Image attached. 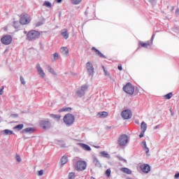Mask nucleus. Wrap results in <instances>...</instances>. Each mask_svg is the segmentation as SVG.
Segmentation results:
<instances>
[{"label": "nucleus", "mask_w": 179, "mask_h": 179, "mask_svg": "<svg viewBox=\"0 0 179 179\" xmlns=\"http://www.w3.org/2000/svg\"><path fill=\"white\" fill-rule=\"evenodd\" d=\"M73 167L76 171H85L87 169V163L85 161L78 160L73 163Z\"/></svg>", "instance_id": "nucleus-1"}, {"label": "nucleus", "mask_w": 179, "mask_h": 179, "mask_svg": "<svg viewBox=\"0 0 179 179\" xmlns=\"http://www.w3.org/2000/svg\"><path fill=\"white\" fill-rule=\"evenodd\" d=\"M123 91L124 93H127V94L132 96L134 92H135V87H134L131 83H128L123 87Z\"/></svg>", "instance_id": "nucleus-2"}, {"label": "nucleus", "mask_w": 179, "mask_h": 179, "mask_svg": "<svg viewBox=\"0 0 179 179\" xmlns=\"http://www.w3.org/2000/svg\"><path fill=\"white\" fill-rule=\"evenodd\" d=\"M63 121L66 125L70 127V125H72L75 122V116L72 114H66L64 115Z\"/></svg>", "instance_id": "nucleus-3"}, {"label": "nucleus", "mask_w": 179, "mask_h": 179, "mask_svg": "<svg viewBox=\"0 0 179 179\" xmlns=\"http://www.w3.org/2000/svg\"><path fill=\"white\" fill-rule=\"evenodd\" d=\"M30 20H31L30 15L27 13L21 14L20 19V23L21 24H29V23H30Z\"/></svg>", "instance_id": "nucleus-4"}, {"label": "nucleus", "mask_w": 179, "mask_h": 179, "mask_svg": "<svg viewBox=\"0 0 179 179\" xmlns=\"http://www.w3.org/2000/svg\"><path fill=\"white\" fill-rule=\"evenodd\" d=\"M27 36V39L29 41H31L32 40H36V38H38V37H40V32L38 31H31L28 32Z\"/></svg>", "instance_id": "nucleus-5"}, {"label": "nucleus", "mask_w": 179, "mask_h": 179, "mask_svg": "<svg viewBox=\"0 0 179 179\" xmlns=\"http://www.w3.org/2000/svg\"><path fill=\"white\" fill-rule=\"evenodd\" d=\"M117 142L120 146H125V145L128 143V136L125 134L121 135L119 137Z\"/></svg>", "instance_id": "nucleus-6"}, {"label": "nucleus", "mask_w": 179, "mask_h": 179, "mask_svg": "<svg viewBox=\"0 0 179 179\" xmlns=\"http://www.w3.org/2000/svg\"><path fill=\"white\" fill-rule=\"evenodd\" d=\"M12 36L10 35H5L1 38V42L4 45H9L12 43Z\"/></svg>", "instance_id": "nucleus-7"}, {"label": "nucleus", "mask_w": 179, "mask_h": 179, "mask_svg": "<svg viewBox=\"0 0 179 179\" xmlns=\"http://www.w3.org/2000/svg\"><path fill=\"white\" fill-rule=\"evenodd\" d=\"M122 117L124 120H129L132 118V112L130 110H125L122 112Z\"/></svg>", "instance_id": "nucleus-8"}, {"label": "nucleus", "mask_w": 179, "mask_h": 179, "mask_svg": "<svg viewBox=\"0 0 179 179\" xmlns=\"http://www.w3.org/2000/svg\"><path fill=\"white\" fill-rule=\"evenodd\" d=\"M41 127L43 129H48V128H51V123L48 120H42L41 122Z\"/></svg>", "instance_id": "nucleus-9"}, {"label": "nucleus", "mask_w": 179, "mask_h": 179, "mask_svg": "<svg viewBox=\"0 0 179 179\" xmlns=\"http://www.w3.org/2000/svg\"><path fill=\"white\" fill-rule=\"evenodd\" d=\"M86 65L88 73L93 75V73H94V68L93 67V64L90 63V62H88Z\"/></svg>", "instance_id": "nucleus-10"}, {"label": "nucleus", "mask_w": 179, "mask_h": 179, "mask_svg": "<svg viewBox=\"0 0 179 179\" xmlns=\"http://www.w3.org/2000/svg\"><path fill=\"white\" fill-rule=\"evenodd\" d=\"M87 90V85H83L81 87L80 90H78L77 92V94L79 97H82V96H83V94H85V92H86Z\"/></svg>", "instance_id": "nucleus-11"}, {"label": "nucleus", "mask_w": 179, "mask_h": 179, "mask_svg": "<svg viewBox=\"0 0 179 179\" xmlns=\"http://www.w3.org/2000/svg\"><path fill=\"white\" fill-rule=\"evenodd\" d=\"M36 69H37L38 73L40 75V76H41V78H45V73H44V71L43 70V69L40 66V64H37Z\"/></svg>", "instance_id": "nucleus-12"}, {"label": "nucleus", "mask_w": 179, "mask_h": 179, "mask_svg": "<svg viewBox=\"0 0 179 179\" xmlns=\"http://www.w3.org/2000/svg\"><path fill=\"white\" fill-rule=\"evenodd\" d=\"M143 173H149L150 171V166L149 164H143L141 166Z\"/></svg>", "instance_id": "nucleus-13"}, {"label": "nucleus", "mask_w": 179, "mask_h": 179, "mask_svg": "<svg viewBox=\"0 0 179 179\" xmlns=\"http://www.w3.org/2000/svg\"><path fill=\"white\" fill-rule=\"evenodd\" d=\"M61 36H62V37H64L65 40H68V38H69V34L68 33V29H64L62 30Z\"/></svg>", "instance_id": "nucleus-14"}, {"label": "nucleus", "mask_w": 179, "mask_h": 179, "mask_svg": "<svg viewBox=\"0 0 179 179\" xmlns=\"http://www.w3.org/2000/svg\"><path fill=\"white\" fill-rule=\"evenodd\" d=\"M61 53L62 55H65L66 57H68V54H69V49L66 47H62L60 49Z\"/></svg>", "instance_id": "nucleus-15"}, {"label": "nucleus", "mask_w": 179, "mask_h": 179, "mask_svg": "<svg viewBox=\"0 0 179 179\" xmlns=\"http://www.w3.org/2000/svg\"><path fill=\"white\" fill-rule=\"evenodd\" d=\"M79 146H80V148H82V149H83L84 150H87V152H90V150H92V148H90V146H89L87 144L85 143H78Z\"/></svg>", "instance_id": "nucleus-16"}, {"label": "nucleus", "mask_w": 179, "mask_h": 179, "mask_svg": "<svg viewBox=\"0 0 179 179\" xmlns=\"http://www.w3.org/2000/svg\"><path fill=\"white\" fill-rule=\"evenodd\" d=\"M25 134H33V132H36V129L34 127H27L22 130Z\"/></svg>", "instance_id": "nucleus-17"}, {"label": "nucleus", "mask_w": 179, "mask_h": 179, "mask_svg": "<svg viewBox=\"0 0 179 179\" xmlns=\"http://www.w3.org/2000/svg\"><path fill=\"white\" fill-rule=\"evenodd\" d=\"M139 44L143 48H148L150 45V41H148L147 42L139 41Z\"/></svg>", "instance_id": "nucleus-18"}, {"label": "nucleus", "mask_w": 179, "mask_h": 179, "mask_svg": "<svg viewBox=\"0 0 179 179\" xmlns=\"http://www.w3.org/2000/svg\"><path fill=\"white\" fill-rule=\"evenodd\" d=\"M92 51H94L96 54V55H99V57H101V58H106V56H104L101 51L97 50L96 48L93 47L92 48Z\"/></svg>", "instance_id": "nucleus-19"}, {"label": "nucleus", "mask_w": 179, "mask_h": 179, "mask_svg": "<svg viewBox=\"0 0 179 179\" xmlns=\"http://www.w3.org/2000/svg\"><path fill=\"white\" fill-rule=\"evenodd\" d=\"M141 129V132H146V129H148V124L145 122H142Z\"/></svg>", "instance_id": "nucleus-20"}, {"label": "nucleus", "mask_w": 179, "mask_h": 179, "mask_svg": "<svg viewBox=\"0 0 179 179\" xmlns=\"http://www.w3.org/2000/svg\"><path fill=\"white\" fill-rule=\"evenodd\" d=\"M67 163H68V156L64 155L61 159L62 166H64V164H66Z\"/></svg>", "instance_id": "nucleus-21"}, {"label": "nucleus", "mask_w": 179, "mask_h": 179, "mask_svg": "<svg viewBox=\"0 0 179 179\" xmlns=\"http://www.w3.org/2000/svg\"><path fill=\"white\" fill-rule=\"evenodd\" d=\"M120 171L125 174H132V171L128 168H121Z\"/></svg>", "instance_id": "nucleus-22"}, {"label": "nucleus", "mask_w": 179, "mask_h": 179, "mask_svg": "<svg viewBox=\"0 0 179 179\" xmlns=\"http://www.w3.org/2000/svg\"><path fill=\"white\" fill-rule=\"evenodd\" d=\"M3 135H12L13 134V131L9 129H5L1 131Z\"/></svg>", "instance_id": "nucleus-23"}, {"label": "nucleus", "mask_w": 179, "mask_h": 179, "mask_svg": "<svg viewBox=\"0 0 179 179\" xmlns=\"http://www.w3.org/2000/svg\"><path fill=\"white\" fill-rule=\"evenodd\" d=\"M108 115V113L104 111L98 113V116L99 117V118H106V117H107Z\"/></svg>", "instance_id": "nucleus-24"}, {"label": "nucleus", "mask_w": 179, "mask_h": 179, "mask_svg": "<svg viewBox=\"0 0 179 179\" xmlns=\"http://www.w3.org/2000/svg\"><path fill=\"white\" fill-rule=\"evenodd\" d=\"M24 125L23 124H18L13 127V129L15 131H22V129L24 128Z\"/></svg>", "instance_id": "nucleus-25"}, {"label": "nucleus", "mask_w": 179, "mask_h": 179, "mask_svg": "<svg viewBox=\"0 0 179 179\" xmlns=\"http://www.w3.org/2000/svg\"><path fill=\"white\" fill-rule=\"evenodd\" d=\"M100 155L102 156V157H106L107 159H110V155L106 151L101 152Z\"/></svg>", "instance_id": "nucleus-26"}, {"label": "nucleus", "mask_w": 179, "mask_h": 179, "mask_svg": "<svg viewBox=\"0 0 179 179\" xmlns=\"http://www.w3.org/2000/svg\"><path fill=\"white\" fill-rule=\"evenodd\" d=\"M142 144L146 155H148V153H149V148H148V145H146V141H143Z\"/></svg>", "instance_id": "nucleus-27"}, {"label": "nucleus", "mask_w": 179, "mask_h": 179, "mask_svg": "<svg viewBox=\"0 0 179 179\" xmlns=\"http://www.w3.org/2000/svg\"><path fill=\"white\" fill-rule=\"evenodd\" d=\"M102 69H103V72L105 73V76H108V78H111V75L110 74L108 71L106 70V67H104V66H102Z\"/></svg>", "instance_id": "nucleus-28"}, {"label": "nucleus", "mask_w": 179, "mask_h": 179, "mask_svg": "<svg viewBox=\"0 0 179 179\" xmlns=\"http://www.w3.org/2000/svg\"><path fill=\"white\" fill-rule=\"evenodd\" d=\"M76 178V174L75 172H70L69 173L68 179H75Z\"/></svg>", "instance_id": "nucleus-29"}, {"label": "nucleus", "mask_w": 179, "mask_h": 179, "mask_svg": "<svg viewBox=\"0 0 179 179\" xmlns=\"http://www.w3.org/2000/svg\"><path fill=\"white\" fill-rule=\"evenodd\" d=\"M166 100H170L173 97V92H169V94L164 96Z\"/></svg>", "instance_id": "nucleus-30"}, {"label": "nucleus", "mask_w": 179, "mask_h": 179, "mask_svg": "<svg viewBox=\"0 0 179 179\" xmlns=\"http://www.w3.org/2000/svg\"><path fill=\"white\" fill-rule=\"evenodd\" d=\"M71 110H72L71 108H63L59 110V113H64L65 111H71Z\"/></svg>", "instance_id": "nucleus-31"}, {"label": "nucleus", "mask_w": 179, "mask_h": 179, "mask_svg": "<svg viewBox=\"0 0 179 179\" xmlns=\"http://www.w3.org/2000/svg\"><path fill=\"white\" fill-rule=\"evenodd\" d=\"M58 58H59V55L55 52V54H53V58L52 59V61L54 62L55 61H57Z\"/></svg>", "instance_id": "nucleus-32"}, {"label": "nucleus", "mask_w": 179, "mask_h": 179, "mask_svg": "<svg viewBox=\"0 0 179 179\" xmlns=\"http://www.w3.org/2000/svg\"><path fill=\"white\" fill-rule=\"evenodd\" d=\"M43 6H45L46 8H51L52 7V4L50 1H45L43 3Z\"/></svg>", "instance_id": "nucleus-33"}, {"label": "nucleus", "mask_w": 179, "mask_h": 179, "mask_svg": "<svg viewBox=\"0 0 179 179\" xmlns=\"http://www.w3.org/2000/svg\"><path fill=\"white\" fill-rule=\"evenodd\" d=\"M50 117H51L52 118H55L56 120H59V118H61V115H59L51 114V115H50Z\"/></svg>", "instance_id": "nucleus-34"}, {"label": "nucleus", "mask_w": 179, "mask_h": 179, "mask_svg": "<svg viewBox=\"0 0 179 179\" xmlns=\"http://www.w3.org/2000/svg\"><path fill=\"white\" fill-rule=\"evenodd\" d=\"M71 2L73 5H79L82 2V0H71Z\"/></svg>", "instance_id": "nucleus-35"}, {"label": "nucleus", "mask_w": 179, "mask_h": 179, "mask_svg": "<svg viewBox=\"0 0 179 179\" xmlns=\"http://www.w3.org/2000/svg\"><path fill=\"white\" fill-rule=\"evenodd\" d=\"M93 163L94 164H95V166H100V162H99V159H97V158L94 159Z\"/></svg>", "instance_id": "nucleus-36"}, {"label": "nucleus", "mask_w": 179, "mask_h": 179, "mask_svg": "<svg viewBox=\"0 0 179 179\" xmlns=\"http://www.w3.org/2000/svg\"><path fill=\"white\" fill-rule=\"evenodd\" d=\"M47 68H48V69H49V72H50V73L55 74V71H54V69L52 68H51V66H50V65H47Z\"/></svg>", "instance_id": "nucleus-37"}, {"label": "nucleus", "mask_w": 179, "mask_h": 179, "mask_svg": "<svg viewBox=\"0 0 179 179\" xmlns=\"http://www.w3.org/2000/svg\"><path fill=\"white\" fill-rule=\"evenodd\" d=\"M106 176L110 177L111 176V169H108L106 171Z\"/></svg>", "instance_id": "nucleus-38"}, {"label": "nucleus", "mask_w": 179, "mask_h": 179, "mask_svg": "<svg viewBox=\"0 0 179 179\" xmlns=\"http://www.w3.org/2000/svg\"><path fill=\"white\" fill-rule=\"evenodd\" d=\"M20 82L22 85H26V82L24 81V78L23 77H20Z\"/></svg>", "instance_id": "nucleus-39"}, {"label": "nucleus", "mask_w": 179, "mask_h": 179, "mask_svg": "<svg viewBox=\"0 0 179 179\" xmlns=\"http://www.w3.org/2000/svg\"><path fill=\"white\" fill-rule=\"evenodd\" d=\"M3 89H4V87H3V86H2V87L0 88V95L3 94Z\"/></svg>", "instance_id": "nucleus-40"}, {"label": "nucleus", "mask_w": 179, "mask_h": 179, "mask_svg": "<svg viewBox=\"0 0 179 179\" xmlns=\"http://www.w3.org/2000/svg\"><path fill=\"white\" fill-rule=\"evenodd\" d=\"M16 159H17V161H18V162H22V159L20 158V155H16Z\"/></svg>", "instance_id": "nucleus-41"}, {"label": "nucleus", "mask_w": 179, "mask_h": 179, "mask_svg": "<svg viewBox=\"0 0 179 179\" xmlns=\"http://www.w3.org/2000/svg\"><path fill=\"white\" fill-rule=\"evenodd\" d=\"M44 173V171L41 170L38 171V176H43V174Z\"/></svg>", "instance_id": "nucleus-42"}, {"label": "nucleus", "mask_w": 179, "mask_h": 179, "mask_svg": "<svg viewBox=\"0 0 179 179\" xmlns=\"http://www.w3.org/2000/svg\"><path fill=\"white\" fill-rule=\"evenodd\" d=\"M119 71H122V66L121 64H119L117 66Z\"/></svg>", "instance_id": "nucleus-43"}, {"label": "nucleus", "mask_w": 179, "mask_h": 179, "mask_svg": "<svg viewBox=\"0 0 179 179\" xmlns=\"http://www.w3.org/2000/svg\"><path fill=\"white\" fill-rule=\"evenodd\" d=\"M145 132L142 131L139 135V138H143Z\"/></svg>", "instance_id": "nucleus-44"}, {"label": "nucleus", "mask_w": 179, "mask_h": 179, "mask_svg": "<svg viewBox=\"0 0 179 179\" xmlns=\"http://www.w3.org/2000/svg\"><path fill=\"white\" fill-rule=\"evenodd\" d=\"M175 178H179V173L175 174Z\"/></svg>", "instance_id": "nucleus-45"}, {"label": "nucleus", "mask_w": 179, "mask_h": 179, "mask_svg": "<svg viewBox=\"0 0 179 179\" xmlns=\"http://www.w3.org/2000/svg\"><path fill=\"white\" fill-rule=\"evenodd\" d=\"M55 1L57 2V3H61V2H62V0H55Z\"/></svg>", "instance_id": "nucleus-46"}, {"label": "nucleus", "mask_w": 179, "mask_h": 179, "mask_svg": "<svg viewBox=\"0 0 179 179\" xmlns=\"http://www.w3.org/2000/svg\"><path fill=\"white\" fill-rule=\"evenodd\" d=\"M153 38H155V34L152 36L151 40L153 41Z\"/></svg>", "instance_id": "nucleus-47"}, {"label": "nucleus", "mask_w": 179, "mask_h": 179, "mask_svg": "<svg viewBox=\"0 0 179 179\" xmlns=\"http://www.w3.org/2000/svg\"><path fill=\"white\" fill-rule=\"evenodd\" d=\"M91 179H96V178H94V177L92 176V177H91Z\"/></svg>", "instance_id": "nucleus-48"}, {"label": "nucleus", "mask_w": 179, "mask_h": 179, "mask_svg": "<svg viewBox=\"0 0 179 179\" xmlns=\"http://www.w3.org/2000/svg\"><path fill=\"white\" fill-rule=\"evenodd\" d=\"M157 128H159V126H157V127H155V129H157Z\"/></svg>", "instance_id": "nucleus-49"}, {"label": "nucleus", "mask_w": 179, "mask_h": 179, "mask_svg": "<svg viewBox=\"0 0 179 179\" xmlns=\"http://www.w3.org/2000/svg\"><path fill=\"white\" fill-rule=\"evenodd\" d=\"M174 10V7H172V10Z\"/></svg>", "instance_id": "nucleus-50"}, {"label": "nucleus", "mask_w": 179, "mask_h": 179, "mask_svg": "<svg viewBox=\"0 0 179 179\" xmlns=\"http://www.w3.org/2000/svg\"><path fill=\"white\" fill-rule=\"evenodd\" d=\"M170 111H171V109H170Z\"/></svg>", "instance_id": "nucleus-51"}]
</instances>
